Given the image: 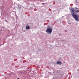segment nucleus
<instances>
[{"label": "nucleus", "instance_id": "nucleus-3", "mask_svg": "<svg viewBox=\"0 0 79 79\" xmlns=\"http://www.w3.org/2000/svg\"><path fill=\"white\" fill-rule=\"evenodd\" d=\"M29 28H30V27H29V26H26V28L27 29H29Z\"/></svg>", "mask_w": 79, "mask_h": 79}, {"label": "nucleus", "instance_id": "nucleus-2", "mask_svg": "<svg viewBox=\"0 0 79 79\" xmlns=\"http://www.w3.org/2000/svg\"><path fill=\"white\" fill-rule=\"evenodd\" d=\"M79 8H76L75 9V11L76 13H79Z\"/></svg>", "mask_w": 79, "mask_h": 79}, {"label": "nucleus", "instance_id": "nucleus-5", "mask_svg": "<svg viewBox=\"0 0 79 79\" xmlns=\"http://www.w3.org/2000/svg\"><path fill=\"white\" fill-rule=\"evenodd\" d=\"M45 4L44 3H42V5H44Z\"/></svg>", "mask_w": 79, "mask_h": 79}, {"label": "nucleus", "instance_id": "nucleus-4", "mask_svg": "<svg viewBox=\"0 0 79 79\" xmlns=\"http://www.w3.org/2000/svg\"><path fill=\"white\" fill-rule=\"evenodd\" d=\"M57 64H61V62L60 61H58L57 62Z\"/></svg>", "mask_w": 79, "mask_h": 79}, {"label": "nucleus", "instance_id": "nucleus-1", "mask_svg": "<svg viewBox=\"0 0 79 79\" xmlns=\"http://www.w3.org/2000/svg\"><path fill=\"white\" fill-rule=\"evenodd\" d=\"M46 32H47V33H49L50 34H51L52 32V30L50 28H49L46 31Z\"/></svg>", "mask_w": 79, "mask_h": 79}, {"label": "nucleus", "instance_id": "nucleus-6", "mask_svg": "<svg viewBox=\"0 0 79 79\" xmlns=\"http://www.w3.org/2000/svg\"><path fill=\"white\" fill-rule=\"evenodd\" d=\"M17 79H19V78H17Z\"/></svg>", "mask_w": 79, "mask_h": 79}]
</instances>
